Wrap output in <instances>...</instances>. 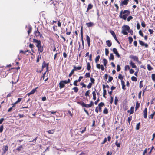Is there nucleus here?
Here are the masks:
<instances>
[{
    "mask_svg": "<svg viewBox=\"0 0 155 155\" xmlns=\"http://www.w3.org/2000/svg\"><path fill=\"white\" fill-rule=\"evenodd\" d=\"M129 41V43L131 44L133 41V39L132 37H129L128 38Z\"/></svg>",
    "mask_w": 155,
    "mask_h": 155,
    "instance_id": "obj_41",
    "label": "nucleus"
},
{
    "mask_svg": "<svg viewBox=\"0 0 155 155\" xmlns=\"http://www.w3.org/2000/svg\"><path fill=\"white\" fill-rule=\"evenodd\" d=\"M106 90H103V97L106 98V97L105 96V95H106Z\"/></svg>",
    "mask_w": 155,
    "mask_h": 155,
    "instance_id": "obj_43",
    "label": "nucleus"
},
{
    "mask_svg": "<svg viewBox=\"0 0 155 155\" xmlns=\"http://www.w3.org/2000/svg\"><path fill=\"white\" fill-rule=\"evenodd\" d=\"M118 78L121 80V81L123 79V76L121 74H119L118 76Z\"/></svg>",
    "mask_w": 155,
    "mask_h": 155,
    "instance_id": "obj_42",
    "label": "nucleus"
},
{
    "mask_svg": "<svg viewBox=\"0 0 155 155\" xmlns=\"http://www.w3.org/2000/svg\"><path fill=\"white\" fill-rule=\"evenodd\" d=\"M134 107L133 106H132L130 108V114H132L134 113Z\"/></svg>",
    "mask_w": 155,
    "mask_h": 155,
    "instance_id": "obj_32",
    "label": "nucleus"
},
{
    "mask_svg": "<svg viewBox=\"0 0 155 155\" xmlns=\"http://www.w3.org/2000/svg\"><path fill=\"white\" fill-rule=\"evenodd\" d=\"M140 104L138 103V102H137L135 107V110H136L139 107Z\"/></svg>",
    "mask_w": 155,
    "mask_h": 155,
    "instance_id": "obj_25",
    "label": "nucleus"
},
{
    "mask_svg": "<svg viewBox=\"0 0 155 155\" xmlns=\"http://www.w3.org/2000/svg\"><path fill=\"white\" fill-rule=\"evenodd\" d=\"M129 57L130 58L133 59L134 61H136L137 62L139 60L138 57L136 56L130 55Z\"/></svg>",
    "mask_w": 155,
    "mask_h": 155,
    "instance_id": "obj_6",
    "label": "nucleus"
},
{
    "mask_svg": "<svg viewBox=\"0 0 155 155\" xmlns=\"http://www.w3.org/2000/svg\"><path fill=\"white\" fill-rule=\"evenodd\" d=\"M132 116H130L128 118L127 120L129 124L130 123V122L132 119Z\"/></svg>",
    "mask_w": 155,
    "mask_h": 155,
    "instance_id": "obj_53",
    "label": "nucleus"
},
{
    "mask_svg": "<svg viewBox=\"0 0 155 155\" xmlns=\"http://www.w3.org/2000/svg\"><path fill=\"white\" fill-rule=\"evenodd\" d=\"M92 85V83H90L87 86V87L88 89H90L91 88V87Z\"/></svg>",
    "mask_w": 155,
    "mask_h": 155,
    "instance_id": "obj_63",
    "label": "nucleus"
},
{
    "mask_svg": "<svg viewBox=\"0 0 155 155\" xmlns=\"http://www.w3.org/2000/svg\"><path fill=\"white\" fill-rule=\"evenodd\" d=\"M38 87H36L35 88L33 89L29 93L27 94V95L29 96L31 94H34L35 91H36V89L38 88Z\"/></svg>",
    "mask_w": 155,
    "mask_h": 155,
    "instance_id": "obj_8",
    "label": "nucleus"
},
{
    "mask_svg": "<svg viewBox=\"0 0 155 155\" xmlns=\"http://www.w3.org/2000/svg\"><path fill=\"white\" fill-rule=\"evenodd\" d=\"M139 34L140 35H141L142 37L143 36V33L142 32L141 30H140L139 31Z\"/></svg>",
    "mask_w": 155,
    "mask_h": 155,
    "instance_id": "obj_61",
    "label": "nucleus"
},
{
    "mask_svg": "<svg viewBox=\"0 0 155 155\" xmlns=\"http://www.w3.org/2000/svg\"><path fill=\"white\" fill-rule=\"evenodd\" d=\"M122 33H123L124 35H127L128 34V32L126 31H125L123 29L122 31Z\"/></svg>",
    "mask_w": 155,
    "mask_h": 155,
    "instance_id": "obj_39",
    "label": "nucleus"
},
{
    "mask_svg": "<svg viewBox=\"0 0 155 155\" xmlns=\"http://www.w3.org/2000/svg\"><path fill=\"white\" fill-rule=\"evenodd\" d=\"M143 81H141L140 82L139 84V87L140 88H141L143 86V84L142 83V82H143Z\"/></svg>",
    "mask_w": 155,
    "mask_h": 155,
    "instance_id": "obj_48",
    "label": "nucleus"
},
{
    "mask_svg": "<svg viewBox=\"0 0 155 155\" xmlns=\"http://www.w3.org/2000/svg\"><path fill=\"white\" fill-rule=\"evenodd\" d=\"M129 64L133 68H136V66L135 65V64L132 61H130Z\"/></svg>",
    "mask_w": 155,
    "mask_h": 155,
    "instance_id": "obj_18",
    "label": "nucleus"
},
{
    "mask_svg": "<svg viewBox=\"0 0 155 155\" xmlns=\"http://www.w3.org/2000/svg\"><path fill=\"white\" fill-rule=\"evenodd\" d=\"M59 87L60 89H61L65 87V84L61 81L59 83Z\"/></svg>",
    "mask_w": 155,
    "mask_h": 155,
    "instance_id": "obj_12",
    "label": "nucleus"
},
{
    "mask_svg": "<svg viewBox=\"0 0 155 155\" xmlns=\"http://www.w3.org/2000/svg\"><path fill=\"white\" fill-rule=\"evenodd\" d=\"M131 79L134 81H137V78L134 76L131 77Z\"/></svg>",
    "mask_w": 155,
    "mask_h": 155,
    "instance_id": "obj_34",
    "label": "nucleus"
},
{
    "mask_svg": "<svg viewBox=\"0 0 155 155\" xmlns=\"http://www.w3.org/2000/svg\"><path fill=\"white\" fill-rule=\"evenodd\" d=\"M100 58V55H98V56H97L95 59V62L96 63H97L98 62V61L99 59Z\"/></svg>",
    "mask_w": 155,
    "mask_h": 155,
    "instance_id": "obj_29",
    "label": "nucleus"
},
{
    "mask_svg": "<svg viewBox=\"0 0 155 155\" xmlns=\"http://www.w3.org/2000/svg\"><path fill=\"white\" fill-rule=\"evenodd\" d=\"M48 63L46 64L45 63V61H44L43 63V64L42 66V68H45V67H46L47 71H48Z\"/></svg>",
    "mask_w": 155,
    "mask_h": 155,
    "instance_id": "obj_7",
    "label": "nucleus"
},
{
    "mask_svg": "<svg viewBox=\"0 0 155 155\" xmlns=\"http://www.w3.org/2000/svg\"><path fill=\"white\" fill-rule=\"evenodd\" d=\"M80 34L81 37V41L82 42V43H84V40L83 38V27L81 26V28L80 30Z\"/></svg>",
    "mask_w": 155,
    "mask_h": 155,
    "instance_id": "obj_10",
    "label": "nucleus"
},
{
    "mask_svg": "<svg viewBox=\"0 0 155 155\" xmlns=\"http://www.w3.org/2000/svg\"><path fill=\"white\" fill-rule=\"evenodd\" d=\"M141 25L142 27L143 28L145 27L146 26V25L145 23L143 21H142L141 22Z\"/></svg>",
    "mask_w": 155,
    "mask_h": 155,
    "instance_id": "obj_60",
    "label": "nucleus"
},
{
    "mask_svg": "<svg viewBox=\"0 0 155 155\" xmlns=\"http://www.w3.org/2000/svg\"><path fill=\"white\" fill-rule=\"evenodd\" d=\"M110 60H114V55L112 53H110V57H109Z\"/></svg>",
    "mask_w": 155,
    "mask_h": 155,
    "instance_id": "obj_23",
    "label": "nucleus"
},
{
    "mask_svg": "<svg viewBox=\"0 0 155 155\" xmlns=\"http://www.w3.org/2000/svg\"><path fill=\"white\" fill-rule=\"evenodd\" d=\"M103 61L104 65L105 66H106L107 63V60L106 59L104 58L103 59Z\"/></svg>",
    "mask_w": 155,
    "mask_h": 155,
    "instance_id": "obj_31",
    "label": "nucleus"
},
{
    "mask_svg": "<svg viewBox=\"0 0 155 155\" xmlns=\"http://www.w3.org/2000/svg\"><path fill=\"white\" fill-rule=\"evenodd\" d=\"M110 33L112 35L113 37L114 38L115 40H117V38L116 37V35L114 33V32L113 31H110Z\"/></svg>",
    "mask_w": 155,
    "mask_h": 155,
    "instance_id": "obj_14",
    "label": "nucleus"
},
{
    "mask_svg": "<svg viewBox=\"0 0 155 155\" xmlns=\"http://www.w3.org/2000/svg\"><path fill=\"white\" fill-rule=\"evenodd\" d=\"M118 101V99L117 97V96H116L115 97L114 99V104L115 105H117V102Z\"/></svg>",
    "mask_w": 155,
    "mask_h": 155,
    "instance_id": "obj_36",
    "label": "nucleus"
},
{
    "mask_svg": "<svg viewBox=\"0 0 155 155\" xmlns=\"http://www.w3.org/2000/svg\"><path fill=\"white\" fill-rule=\"evenodd\" d=\"M29 47L31 48V51L33 52H34V51L32 49V48H33L34 46L33 44H32L31 43H30L29 45Z\"/></svg>",
    "mask_w": 155,
    "mask_h": 155,
    "instance_id": "obj_40",
    "label": "nucleus"
},
{
    "mask_svg": "<svg viewBox=\"0 0 155 155\" xmlns=\"http://www.w3.org/2000/svg\"><path fill=\"white\" fill-rule=\"evenodd\" d=\"M34 34L35 35L34 37L35 38V36L37 37L39 36L40 35V37L42 36V35H41L40 32L38 31V28L36 31H35L34 32Z\"/></svg>",
    "mask_w": 155,
    "mask_h": 155,
    "instance_id": "obj_4",
    "label": "nucleus"
},
{
    "mask_svg": "<svg viewBox=\"0 0 155 155\" xmlns=\"http://www.w3.org/2000/svg\"><path fill=\"white\" fill-rule=\"evenodd\" d=\"M143 113L144 117L145 118H147V108H145L144 110L143 111Z\"/></svg>",
    "mask_w": 155,
    "mask_h": 155,
    "instance_id": "obj_13",
    "label": "nucleus"
},
{
    "mask_svg": "<svg viewBox=\"0 0 155 155\" xmlns=\"http://www.w3.org/2000/svg\"><path fill=\"white\" fill-rule=\"evenodd\" d=\"M26 28H28L27 32L28 35H29L31 32V31L32 30V27L30 25H28V26H26Z\"/></svg>",
    "mask_w": 155,
    "mask_h": 155,
    "instance_id": "obj_3",
    "label": "nucleus"
},
{
    "mask_svg": "<svg viewBox=\"0 0 155 155\" xmlns=\"http://www.w3.org/2000/svg\"><path fill=\"white\" fill-rule=\"evenodd\" d=\"M78 104L82 106L83 107H85L86 104L82 101L78 102Z\"/></svg>",
    "mask_w": 155,
    "mask_h": 155,
    "instance_id": "obj_21",
    "label": "nucleus"
},
{
    "mask_svg": "<svg viewBox=\"0 0 155 155\" xmlns=\"http://www.w3.org/2000/svg\"><path fill=\"white\" fill-rule=\"evenodd\" d=\"M107 45L108 46L110 47L112 45V43L109 40H108L106 41Z\"/></svg>",
    "mask_w": 155,
    "mask_h": 155,
    "instance_id": "obj_19",
    "label": "nucleus"
},
{
    "mask_svg": "<svg viewBox=\"0 0 155 155\" xmlns=\"http://www.w3.org/2000/svg\"><path fill=\"white\" fill-rule=\"evenodd\" d=\"M130 12L129 10H122L120 13L119 17L120 18L126 20L127 17L130 14Z\"/></svg>",
    "mask_w": 155,
    "mask_h": 155,
    "instance_id": "obj_1",
    "label": "nucleus"
},
{
    "mask_svg": "<svg viewBox=\"0 0 155 155\" xmlns=\"http://www.w3.org/2000/svg\"><path fill=\"white\" fill-rule=\"evenodd\" d=\"M140 122L138 123L136 125V130H138L140 129Z\"/></svg>",
    "mask_w": 155,
    "mask_h": 155,
    "instance_id": "obj_24",
    "label": "nucleus"
},
{
    "mask_svg": "<svg viewBox=\"0 0 155 155\" xmlns=\"http://www.w3.org/2000/svg\"><path fill=\"white\" fill-rule=\"evenodd\" d=\"M90 91L89 90L87 91L85 93V95L86 96H89V94Z\"/></svg>",
    "mask_w": 155,
    "mask_h": 155,
    "instance_id": "obj_52",
    "label": "nucleus"
},
{
    "mask_svg": "<svg viewBox=\"0 0 155 155\" xmlns=\"http://www.w3.org/2000/svg\"><path fill=\"white\" fill-rule=\"evenodd\" d=\"M152 79L155 82V74H153L151 75Z\"/></svg>",
    "mask_w": 155,
    "mask_h": 155,
    "instance_id": "obj_33",
    "label": "nucleus"
},
{
    "mask_svg": "<svg viewBox=\"0 0 155 155\" xmlns=\"http://www.w3.org/2000/svg\"><path fill=\"white\" fill-rule=\"evenodd\" d=\"M147 69L149 71H150L152 69V68L151 66L149 64H148L147 65Z\"/></svg>",
    "mask_w": 155,
    "mask_h": 155,
    "instance_id": "obj_49",
    "label": "nucleus"
},
{
    "mask_svg": "<svg viewBox=\"0 0 155 155\" xmlns=\"http://www.w3.org/2000/svg\"><path fill=\"white\" fill-rule=\"evenodd\" d=\"M133 18V17L131 16H129L127 19V20L128 21H130Z\"/></svg>",
    "mask_w": 155,
    "mask_h": 155,
    "instance_id": "obj_44",
    "label": "nucleus"
},
{
    "mask_svg": "<svg viewBox=\"0 0 155 155\" xmlns=\"http://www.w3.org/2000/svg\"><path fill=\"white\" fill-rule=\"evenodd\" d=\"M115 144L117 147H120V146L121 143L120 142H118L117 141H116L115 143Z\"/></svg>",
    "mask_w": 155,
    "mask_h": 155,
    "instance_id": "obj_22",
    "label": "nucleus"
},
{
    "mask_svg": "<svg viewBox=\"0 0 155 155\" xmlns=\"http://www.w3.org/2000/svg\"><path fill=\"white\" fill-rule=\"evenodd\" d=\"M154 116V115L152 114L150 115L148 117L150 119L151 118L152 119H153V118Z\"/></svg>",
    "mask_w": 155,
    "mask_h": 155,
    "instance_id": "obj_64",
    "label": "nucleus"
},
{
    "mask_svg": "<svg viewBox=\"0 0 155 155\" xmlns=\"http://www.w3.org/2000/svg\"><path fill=\"white\" fill-rule=\"evenodd\" d=\"M81 68H82V67H81V66H79L78 67L74 66V69L75 70V71H76L77 70H80L81 69Z\"/></svg>",
    "mask_w": 155,
    "mask_h": 155,
    "instance_id": "obj_26",
    "label": "nucleus"
},
{
    "mask_svg": "<svg viewBox=\"0 0 155 155\" xmlns=\"http://www.w3.org/2000/svg\"><path fill=\"white\" fill-rule=\"evenodd\" d=\"M92 94H93V99L94 100H95L96 99V93L95 92V91H93L92 92Z\"/></svg>",
    "mask_w": 155,
    "mask_h": 155,
    "instance_id": "obj_30",
    "label": "nucleus"
},
{
    "mask_svg": "<svg viewBox=\"0 0 155 155\" xmlns=\"http://www.w3.org/2000/svg\"><path fill=\"white\" fill-rule=\"evenodd\" d=\"M129 0H123L121 1V5H127Z\"/></svg>",
    "mask_w": 155,
    "mask_h": 155,
    "instance_id": "obj_9",
    "label": "nucleus"
},
{
    "mask_svg": "<svg viewBox=\"0 0 155 155\" xmlns=\"http://www.w3.org/2000/svg\"><path fill=\"white\" fill-rule=\"evenodd\" d=\"M93 6L92 4H89L87 7L88 9H92Z\"/></svg>",
    "mask_w": 155,
    "mask_h": 155,
    "instance_id": "obj_46",
    "label": "nucleus"
},
{
    "mask_svg": "<svg viewBox=\"0 0 155 155\" xmlns=\"http://www.w3.org/2000/svg\"><path fill=\"white\" fill-rule=\"evenodd\" d=\"M121 82V84L122 85V88L123 90H125L126 88L125 87V82L124 81L122 80Z\"/></svg>",
    "mask_w": 155,
    "mask_h": 155,
    "instance_id": "obj_20",
    "label": "nucleus"
},
{
    "mask_svg": "<svg viewBox=\"0 0 155 155\" xmlns=\"http://www.w3.org/2000/svg\"><path fill=\"white\" fill-rule=\"evenodd\" d=\"M104 105V103L103 102H101L98 104V106H99V107H103Z\"/></svg>",
    "mask_w": 155,
    "mask_h": 155,
    "instance_id": "obj_45",
    "label": "nucleus"
},
{
    "mask_svg": "<svg viewBox=\"0 0 155 155\" xmlns=\"http://www.w3.org/2000/svg\"><path fill=\"white\" fill-rule=\"evenodd\" d=\"M33 42L37 43V44L36 45V46L37 47H38L39 46L41 45V41L39 40L34 38L33 39Z\"/></svg>",
    "mask_w": 155,
    "mask_h": 155,
    "instance_id": "obj_2",
    "label": "nucleus"
},
{
    "mask_svg": "<svg viewBox=\"0 0 155 155\" xmlns=\"http://www.w3.org/2000/svg\"><path fill=\"white\" fill-rule=\"evenodd\" d=\"M90 81L91 82V83L94 84V83L95 80L92 78H90Z\"/></svg>",
    "mask_w": 155,
    "mask_h": 155,
    "instance_id": "obj_58",
    "label": "nucleus"
},
{
    "mask_svg": "<svg viewBox=\"0 0 155 155\" xmlns=\"http://www.w3.org/2000/svg\"><path fill=\"white\" fill-rule=\"evenodd\" d=\"M90 77V73H86L85 75V78H89Z\"/></svg>",
    "mask_w": 155,
    "mask_h": 155,
    "instance_id": "obj_47",
    "label": "nucleus"
},
{
    "mask_svg": "<svg viewBox=\"0 0 155 155\" xmlns=\"http://www.w3.org/2000/svg\"><path fill=\"white\" fill-rule=\"evenodd\" d=\"M37 138H38V137H37L35 139H33L32 140L28 142H33V143H34V144H36V140L37 139Z\"/></svg>",
    "mask_w": 155,
    "mask_h": 155,
    "instance_id": "obj_27",
    "label": "nucleus"
},
{
    "mask_svg": "<svg viewBox=\"0 0 155 155\" xmlns=\"http://www.w3.org/2000/svg\"><path fill=\"white\" fill-rule=\"evenodd\" d=\"M23 148L22 145H20L17 147L16 150L18 151H20L23 150Z\"/></svg>",
    "mask_w": 155,
    "mask_h": 155,
    "instance_id": "obj_17",
    "label": "nucleus"
},
{
    "mask_svg": "<svg viewBox=\"0 0 155 155\" xmlns=\"http://www.w3.org/2000/svg\"><path fill=\"white\" fill-rule=\"evenodd\" d=\"M38 48V51L40 52H42L43 51V48L42 46L41 45L39 46L38 47H37Z\"/></svg>",
    "mask_w": 155,
    "mask_h": 155,
    "instance_id": "obj_15",
    "label": "nucleus"
},
{
    "mask_svg": "<svg viewBox=\"0 0 155 155\" xmlns=\"http://www.w3.org/2000/svg\"><path fill=\"white\" fill-rule=\"evenodd\" d=\"M78 82L77 80H75L74 83H73V84L75 86H78V85L77 84V83Z\"/></svg>",
    "mask_w": 155,
    "mask_h": 155,
    "instance_id": "obj_55",
    "label": "nucleus"
},
{
    "mask_svg": "<svg viewBox=\"0 0 155 155\" xmlns=\"http://www.w3.org/2000/svg\"><path fill=\"white\" fill-rule=\"evenodd\" d=\"M103 112L104 114H107L108 113V110L107 108H105L104 109Z\"/></svg>",
    "mask_w": 155,
    "mask_h": 155,
    "instance_id": "obj_28",
    "label": "nucleus"
},
{
    "mask_svg": "<svg viewBox=\"0 0 155 155\" xmlns=\"http://www.w3.org/2000/svg\"><path fill=\"white\" fill-rule=\"evenodd\" d=\"M80 85L82 86V88L83 87H86V85L84 83H80Z\"/></svg>",
    "mask_w": 155,
    "mask_h": 155,
    "instance_id": "obj_62",
    "label": "nucleus"
},
{
    "mask_svg": "<svg viewBox=\"0 0 155 155\" xmlns=\"http://www.w3.org/2000/svg\"><path fill=\"white\" fill-rule=\"evenodd\" d=\"M113 78L109 76V79H108V81H107V82H111V81L113 80Z\"/></svg>",
    "mask_w": 155,
    "mask_h": 155,
    "instance_id": "obj_51",
    "label": "nucleus"
},
{
    "mask_svg": "<svg viewBox=\"0 0 155 155\" xmlns=\"http://www.w3.org/2000/svg\"><path fill=\"white\" fill-rule=\"evenodd\" d=\"M122 28L125 31H128L130 29V28L128 25H124L122 27Z\"/></svg>",
    "mask_w": 155,
    "mask_h": 155,
    "instance_id": "obj_11",
    "label": "nucleus"
},
{
    "mask_svg": "<svg viewBox=\"0 0 155 155\" xmlns=\"http://www.w3.org/2000/svg\"><path fill=\"white\" fill-rule=\"evenodd\" d=\"M105 55L106 56H107L108 55V54L109 52L107 48H106L105 49Z\"/></svg>",
    "mask_w": 155,
    "mask_h": 155,
    "instance_id": "obj_56",
    "label": "nucleus"
},
{
    "mask_svg": "<svg viewBox=\"0 0 155 155\" xmlns=\"http://www.w3.org/2000/svg\"><path fill=\"white\" fill-rule=\"evenodd\" d=\"M107 138L106 137L104 139L103 141L101 143V144H105V142L107 141Z\"/></svg>",
    "mask_w": 155,
    "mask_h": 155,
    "instance_id": "obj_59",
    "label": "nucleus"
},
{
    "mask_svg": "<svg viewBox=\"0 0 155 155\" xmlns=\"http://www.w3.org/2000/svg\"><path fill=\"white\" fill-rule=\"evenodd\" d=\"M139 41L140 45H141L142 46H144V42L140 40H139Z\"/></svg>",
    "mask_w": 155,
    "mask_h": 155,
    "instance_id": "obj_50",
    "label": "nucleus"
},
{
    "mask_svg": "<svg viewBox=\"0 0 155 155\" xmlns=\"http://www.w3.org/2000/svg\"><path fill=\"white\" fill-rule=\"evenodd\" d=\"M74 71H75L74 69H72L71 72L70 73L69 75V77H70L74 73Z\"/></svg>",
    "mask_w": 155,
    "mask_h": 155,
    "instance_id": "obj_35",
    "label": "nucleus"
},
{
    "mask_svg": "<svg viewBox=\"0 0 155 155\" xmlns=\"http://www.w3.org/2000/svg\"><path fill=\"white\" fill-rule=\"evenodd\" d=\"M72 90H74V92L75 93L77 92L78 91V88L77 87H74L72 88Z\"/></svg>",
    "mask_w": 155,
    "mask_h": 155,
    "instance_id": "obj_38",
    "label": "nucleus"
},
{
    "mask_svg": "<svg viewBox=\"0 0 155 155\" xmlns=\"http://www.w3.org/2000/svg\"><path fill=\"white\" fill-rule=\"evenodd\" d=\"M4 127L3 125H2L0 127V133H1L2 132L3 129Z\"/></svg>",
    "mask_w": 155,
    "mask_h": 155,
    "instance_id": "obj_57",
    "label": "nucleus"
},
{
    "mask_svg": "<svg viewBox=\"0 0 155 155\" xmlns=\"http://www.w3.org/2000/svg\"><path fill=\"white\" fill-rule=\"evenodd\" d=\"M113 51L114 53L115 54L116 56H117L118 58H119L120 57V56L119 55L118 53V52L116 48H113Z\"/></svg>",
    "mask_w": 155,
    "mask_h": 155,
    "instance_id": "obj_5",
    "label": "nucleus"
},
{
    "mask_svg": "<svg viewBox=\"0 0 155 155\" xmlns=\"http://www.w3.org/2000/svg\"><path fill=\"white\" fill-rule=\"evenodd\" d=\"M121 69V68L120 66V65L118 64L117 66V71L118 72Z\"/></svg>",
    "mask_w": 155,
    "mask_h": 155,
    "instance_id": "obj_54",
    "label": "nucleus"
},
{
    "mask_svg": "<svg viewBox=\"0 0 155 155\" xmlns=\"http://www.w3.org/2000/svg\"><path fill=\"white\" fill-rule=\"evenodd\" d=\"M87 69L88 71H89L90 70L91 66H90V64L89 62H88L87 63Z\"/></svg>",
    "mask_w": 155,
    "mask_h": 155,
    "instance_id": "obj_37",
    "label": "nucleus"
},
{
    "mask_svg": "<svg viewBox=\"0 0 155 155\" xmlns=\"http://www.w3.org/2000/svg\"><path fill=\"white\" fill-rule=\"evenodd\" d=\"M86 25L88 27H91L93 26L94 25V23L91 22L86 23Z\"/></svg>",
    "mask_w": 155,
    "mask_h": 155,
    "instance_id": "obj_16",
    "label": "nucleus"
}]
</instances>
